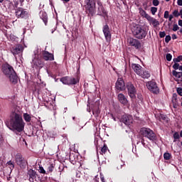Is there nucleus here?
Here are the masks:
<instances>
[{"label":"nucleus","instance_id":"f257e3e1","mask_svg":"<svg viewBox=\"0 0 182 182\" xmlns=\"http://www.w3.org/2000/svg\"><path fill=\"white\" fill-rule=\"evenodd\" d=\"M10 130H12L16 134L21 133L25 129V122L19 111H14L10 114Z\"/></svg>","mask_w":182,"mask_h":182},{"label":"nucleus","instance_id":"f03ea898","mask_svg":"<svg viewBox=\"0 0 182 182\" xmlns=\"http://www.w3.org/2000/svg\"><path fill=\"white\" fill-rule=\"evenodd\" d=\"M132 35L136 39H144L147 36V30L140 25H136L132 28Z\"/></svg>","mask_w":182,"mask_h":182},{"label":"nucleus","instance_id":"7ed1b4c3","mask_svg":"<svg viewBox=\"0 0 182 182\" xmlns=\"http://www.w3.org/2000/svg\"><path fill=\"white\" fill-rule=\"evenodd\" d=\"M139 133L143 137H146L151 141H156L157 140V135L150 128L143 127L140 129Z\"/></svg>","mask_w":182,"mask_h":182},{"label":"nucleus","instance_id":"20e7f679","mask_svg":"<svg viewBox=\"0 0 182 182\" xmlns=\"http://www.w3.org/2000/svg\"><path fill=\"white\" fill-rule=\"evenodd\" d=\"M80 79L78 77L76 78L70 76L63 77L60 79V82H61L63 85H68L70 86L72 85H77L79 83Z\"/></svg>","mask_w":182,"mask_h":182},{"label":"nucleus","instance_id":"39448f33","mask_svg":"<svg viewBox=\"0 0 182 182\" xmlns=\"http://www.w3.org/2000/svg\"><path fill=\"white\" fill-rule=\"evenodd\" d=\"M28 176H29L30 182H46V178L44 177L41 178V177H38L36 171H33V169H29L28 171Z\"/></svg>","mask_w":182,"mask_h":182},{"label":"nucleus","instance_id":"423d86ee","mask_svg":"<svg viewBox=\"0 0 182 182\" xmlns=\"http://www.w3.org/2000/svg\"><path fill=\"white\" fill-rule=\"evenodd\" d=\"M15 15L18 19H28L29 18V12L22 7L15 9Z\"/></svg>","mask_w":182,"mask_h":182},{"label":"nucleus","instance_id":"0eeeda50","mask_svg":"<svg viewBox=\"0 0 182 182\" xmlns=\"http://www.w3.org/2000/svg\"><path fill=\"white\" fill-rule=\"evenodd\" d=\"M125 89H127V93L131 99H136L137 90L136 89L134 85L132 83V82H127Z\"/></svg>","mask_w":182,"mask_h":182},{"label":"nucleus","instance_id":"6e6552de","mask_svg":"<svg viewBox=\"0 0 182 182\" xmlns=\"http://www.w3.org/2000/svg\"><path fill=\"white\" fill-rule=\"evenodd\" d=\"M146 87L154 95H159L160 93V89L157 85V82L154 80H151L146 82Z\"/></svg>","mask_w":182,"mask_h":182},{"label":"nucleus","instance_id":"1a4fd4ad","mask_svg":"<svg viewBox=\"0 0 182 182\" xmlns=\"http://www.w3.org/2000/svg\"><path fill=\"white\" fill-rule=\"evenodd\" d=\"M16 163L21 168H26V166H28V161L21 154L16 155Z\"/></svg>","mask_w":182,"mask_h":182},{"label":"nucleus","instance_id":"9d476101","mask_svg":"<svg viewBox=\"0 0 182 182\" xmlns=\"http://www.w3.org/2000/svg\"><path fill=\"white\" fill-rule=\"evenodd\" d=\"M102 32L104 33L106 42L107 43H110V42H112V33L110 31V27H109V25L105 24V26H103Z\"/></svg>","mask_w":182,"mask_h":182},{"label":"nucleus","instance_id":"9b49d317","mask_svg":"<svg viewBox=\"0 0 182 182\" xmlns=\"http://www.w3.org/2000/svg\"><path fill=\"white\" fill-rule=\"evenodd\" d=\"M1 70L4 75L7 76V77L15 72V70H14V67H12V65H9V63L3 65Z\"/></svg>","mask_w":182,"mask_h":182},{"label":"nucleus","instance_id":"f8f14e48","mask_svg":"<svg viewBox=\"0 0 182 182\" xmlns=\"http://www.w3.org/2000/svg\"><path fill=\"white\" fill-rule=\"evenodd\" d=\"M115 89L117 92H123V90H126V84L124 83V80L122 77H119L115 84Z\"/></svg>","mask_w":182,"mask_h":182},{"label":"nucleus","instance_id":"ddd939ff","mask_svg":"<svg viewBox=\"0 0 182 182\" xmlns=\"http://www.w3.org/2000/svg\"><path fill=\"white\" fill-rule=\"evenodd\" d=\"M120 121L125 124L126 126H130L133 123V117L130 114H124L122 116Z\"/></svg>","mask_w":182,"mask_h":182},{"label":"nucleus","instance_id":"4468645a","mask_svg":"<svg viewBox=\"0 0 182 182\" xmlns=\"http://www.w3.org/2000/svg\"><path fill=\"white\" fill-rule=\"evenodd\" d=\"M128 43H129L130 46L135 48V49H140L141 48V43L136 38H130L128 40Z\"/></svg>","mask_w":182,"mask_h":182},{"label":"nucleus","instance_id":"2eb2a0df","mask_svg":"<svg viewBox=\"0 0 182 182\" xmlns=\"http://www.w3.org/2000/svg\"><path fill=\"white\" fill-rule=\"evenodd\" d=\"M23 52V46L22 45H17L11 48V53L15 56Z\"/></svg>","mask_w":182,"mask_h":182},{"label":"nucleus","instance_id":"dca6fc26","mask_svg":"<svg viewBox=\"0 0 182 182\" xmlns=\"http://www.w3.org/2000/svg\"><path fill=\"white\" fill-rule=\"evenodd\" d=\"M32 65L33 68H43V61L39 58H36V55H35L34 59L32 60Z\"/></svg>","mask_w":182,"mask_h":182},{"label":"nucleus","instance_id":"f3484780","mask_svg":"<svg viewBox=\"0 0 182 182\" xmlns=\"http://www.w3.org/2000/svg\"><path fill=\"white\" fill-rule=\"evenodd\" d=\"M132 68L133 69L134 72L138 75V76L141 73L143 70V67L139 64L133 63L132 64Z\"/></svg>","mask_w":182,"mask_h":182},{"label":"nucleus","instance_id":"a211bd4d","mask_svg":"<svg viewBox=\"0 0 182 182\" xmlns=\"http://www.w3.org/2000/svg\"><path fill=\"white\" fill-rule=\"evenodd\" d=\"M48 163H49V164H48V171L47 173L49 174V173H53V171L55 170V160L53 159H49L48 161Z\"/></svg>","mask_w":182,"mask_h":182},{"label":"nucleus","instance_id":"6ab92c4d","mask_svg":"<svg viewBox=\"0 0 182 182\" xmlns=\"http://www.w3.org/2000/svg\"><path fill=\"white\" fill-rule=\"evenodd\" d=\"M7 77L9 78V80L10 82H11V83H14V85H16V83H18V75H16V73L15 71Z\"/></svg>","mask_w":182,"mask_h":182},{"label":"nucleus","instance_id":"aec40b11","mask_svg":"<svg viewBox=\"0 0 182 182\" xmlns=\"http://www.w3.org/2000/svg\"><path fill=\"white\" fill-rule=\"evenodd\" d=\"M118 100L122 105H124V106H126L128 103L127 98H126V96L122 93L118 95Z\"/></svg>","mask_w":182,"mask_h":182},{"label":"nucleus","instance_id":"412c9836","mask_svg":"<svg viewBox=\"0 0 182 182\" xmlns=\"http://www.w3.org/2000/svg\"><path fill=\"white\" fill-rule=\"evenodd\" d=\"M47 102V106H52L53 107V105H55V95H50L49 97H48V100L46 101Z\"/></svg>","mask_w":182,"mask_h":182},{"label":"nucleus","instance_id":"4be33fe9","mask_svg":"<svg viewBox=\"0 0 182 182\" xmlns=\"http://www.w3.org/2000/svg\"><path fill=\"white\" fill-rule=\"evenodd\" d=\"M139 15H141L142 18H145L146 19H147V21L151 17L150 15H149L147 12H146V11H144L141 7L139 8Z\"/></svg>","mask_w":182,"mask_h":182},{"label":"nucleus","instance_id":"5701e85b","mask_svg":"<svg viewBox=\"0 0 182 182\" xmlns=\"http://www.w3.org/2000/svg\"><path fill=\"white\" fill-rule=\"evenodd\" d=\"M97 15H100V16H102V15L106 16V15H107V12L105 10L103 5H100V6H98Z\"/></svg>","mask_w":182,"mask_h":182},{"label":"nucleus","instance_id":"b1692460","mask_svg":"<svg viewBox=\"0 0 182 182\" xmlns=\"http://www.w3.org/2000/svg\"><path fill=\"white\" fill-rule=\"evenodd\" d=\"M139 76H141V77H142L143 79H149L151 75L150 73H149V71L142 69L141 74H139Z\"/></svg>","mask_w":182,"mask_h":182},{"label":"nucleus","instance_id":"393cba45","mask_svg":"<svg viewBox=\"0 0 182 182\" xmlns=\"http://www.w3.org/2000/svg\"><path fill=\"white\" fill-rule=\"evenodd\" d=\"M159 117V122H162V123H168V117H167V115L160 114Z\"/></svg>","mask_w":182,"mask_h":182},{"label":"nucleus","instance_id":"a878e982","mask_svg":"<svg viewBox=\"0 0 182 182\" xmlns=\"http://www.w3.org/2000/svg\"><path fill=\"white\" fill-rule=\"evenodd\" d=\"M148 21L149 22H151L153 26L156 27V26H159V25H160V22H159V21H157V19L153 18V17H149Z\"/></svg>","mask_w":182,"mask_h":182},{"label":"nucleus","instance_id":"bb28decb","mask_svg":"<svg viewBox=\"0 0 182 182\" xmlns=\"http://www.w3.org/2000/svg\"><path fill=\"white\" fill-rule=\"evenodd\" d=\"M96 6H87V11L91 16L95 15V8Z\"/></svg>","mask_w":182,"mask_h":182},{"label":"nucleus","instance_id":"cd10ccee","mask_svg":"<svg viewBox=\"0 0 182 182\" xmlns=\"http://www.w3.org/2000/svg\"><path fill=\"white\" fill-rule=\"evenodd\" d=\"M46 60H50V62L55 60V55L53 53L46 51Z\"/></svg>","mask_w":182,"mask_h":182},{"label":"nucleus","instance_id":"c85d7f7f","mask_svg":"<svg viewBox=\"0 0 182 182\" xmlns=\"http://www.w3.org/2000/svg\"><path fill=\"white\" fill-rule=\"evenodd\" d=\"M173 76H175V77H178V79H181V82H182V72H177L176 70L172 71Z\"/></svg>","mask_w":182,"mask_h":182},{"label":"nucleus","instance_id":"c756f323","mask_svg":"<svg viewBox=\"0 0 182 182\" xmlns=\"http://www.w3.org/2000/svg\"><path fill=\"white\" fill-rule=\"evenodd\" d=\"M23 117L25 122H26V123H29V122H31V120H32V117H31V115L28 113H24L23 114Z\"/></svg>","mask_w":182,"mask_h":182},{"label":"nucleus","instance_id":"7c9ffc66","mask_svg":"<svg viewBox=\"0 0 182 182\" xmlns=\"http://www.w3.org/2000/svg\"><path fill=\"white\" fill-rule=\"evenodd\" d=\"M49 68L50 69H52L53 72H56V70H58V64L56 63V62H53L50 64Z\"/></svg>","mask_w":182,"mask_h":182},{"label":"nucleus","instance_id":"2f4dec72","mask_svg":"<svg viewBox=\"0 0 182 182\" xmlns=\"http://www.w3.org/2000/svg\"><path fill=\"white\" fill-rule=\"evenodd\" d=\"M87 6H96V0H86Z\"/></svg>","mask_w":182,"mask_h":182},{"label":"nucleus","instance_id":"473e14b6","mask_svg":"<svg viewBox=\"0 0 182 182\" xmlns=\"http://www.w3.org/2000/svg\"><path fill=\"white\" fill-rule=\"evenodd\" d=\"M109 150V148L107 147V145L106 144H104L103 146L101 148V152L100 154H106V152Z\"/></svg>","mask_w":182,"mask_h":182},{"label":"nucleus","instance_id":"72a5a7b5","mask_svg":"<svg viewBox=\"0 0 182 182\" xmlns=\"http://www.w3.org/2000/svg\"><path fill=\"white\" fill-rule=\"evenodd\" d=\"M92 113L94 116H95V117H98L99 114H100V109H99V107L94 108L92 109Z\"/></svg>","mask_w":182,"mask_h":182},{"label":"nucleus","instance_id":"f704fd0d","mask_svg":"<svg viewBox=\"0 0 182 182\" xmlns=\"http://www.w3.org/2000/svg\"><path fill=\"white\" fill-rule=\"evenodd\" d=\"M6 166H9V168H10L11 171H12L14 168H15V164H14V162H12V161H9L6 163Z\"/></svg>","mask_w":182,"mask_h":182},{"label":"nucleus","instance_id":"c9c22d12","mask_svg":"<svg viewBox=\"0 0 182 182\" xmlns=\"http://www.w3.org/2000/svg\"><path fill=\"white\" fill-rule=\"evenodd\" d=\"M164 160H171V154L168 152H166L164 154Z\"/></svg>","mask_w":182,"mask_h":182},{"label":"nucleus","instance_id":"e433bc0d","mask_svg":"<svg viewBox=\"0 0 182 182\" xmlns=\"http://www.w3.org/2000/svg\"><path fill=\"white\" fill-rule=\"evenodd\" d=\"M40 15H41L45 25H46V13L44 12V14H43V12L41 11L40 13Z\"/></svg>","mask_w":182,"mask_h":182},{"label":"nucleus","instance_id":"4c0bfd02","mask_svg":"<svg viewBox=\"0 0 182 182\" xmlns=\"http://www.w3.org/2000/svg\"><path fill=\"white\" fill-rule=\"evenodd\" d=\"M41 58H43L44 60H46V48L41 53Z\"/></svg>","mask_w":182,"mask_h":182},{"label":"nucleus","instance_id":"58836bf2","mask_svg":"<svg viewBox=\"0 0 182 182\" xmlns=\"http://www.w3.org/2000/svg\"><path fill=\"white\" fill-rule=\"evenodd\" d=\"M182 60V55H179L177 58H173L174 63H178V62H181Z\"/></svg>","mask_w":182,"mask_h":182},{"label":"nucleus","instance_id":"ea45409f","mask_svg":"<svg viewBox=\"0 0 182 182\" xmlns=\"http://www.w3.org/2000/svg\"><path fill=\"white\" fill-rule=\"evenodd\" d=\"M5 36H6V38H7V39L9 40V41H14V39H15V38H14V34H10V35H9V34H5Z\"/></svg>","mask_w":182,"mask_h":182},{"label":"nucleus","instance_id":"a19ab883","mask_svg":"<svg viewBox=\"0 0 182 182\" xmlns=\"http://www.w3.org/2000/svg\"><path fill=\"white\" fill-rule=\"evenodd\" d=\"M166 59L168 60V62H171V59H173V55H171L170 53H167L166 55Z\"/></svg>","mask_w":182,"mask_h":182},{"label":"nucleus","instance_id":"79ce46f5","mask_svg":"<svg viewBox=\"0 0 182 182\" xmlns=\"http://www.w3.org/2000/svg\"><path fill=\"white\" fill-rule=\"evenodd\" d=\"M173 139L176 140H178V139H180V134H178V132H175L173 134ZM176 140H174L173 141H176Z\"/></svg>","mask_w":182,"mask_h":182},{"label":"nucleus","instance_id":"37998d69","mask_svg":"<svg viewBox=\"0 0 182 182\" xmlns=\"http://www.w3.org/2000/svg\"><path fill=\"white\" fill-rule=\"evenodd\" d=\"M173 16H175V18H178V16H180V13L178 12V10H174L173 12Z\"/></svg>","mask_w":182,"mask_h":182},{"label":"nucleus","instance_id":"c03bdc74","mask_svg":"<svg viewBox=\"0 0 182 182\" xmlns=\"http://www.w3.org/2000/svg\"><path fill=\"white\" fill-rule=\"evenodd\" d=\"M152 5H154V6H159V5H160V1L159 0H153Z\"/></svg>","mask_w":182,"mask_h":182},{"label":"nucleus","instance_id":"a18cd8bd","mask_svg":"<svg viewBox=\"0 0 182 182\" xmlns=\"http://www.w3.org/2000/svg\"><path fill=\"white\" fill-rule=\"evenodd\" d=\"M151 12L152 15H156V12H157V7H151Z\"/></svg>","mask_w":182,"mask_h":182},{"label":"nucleus","instance_id":"49530a36","mask_svg":"<svg viewBox=\"0 0 182 182\" xmlns=\"http://www.w3.org/2000/svg\"><path fill=\"white\" fill-rule=\"evenodd\" d=\"M178 29H180V27H178L177 23L173 24L172 31H173V32H176V31H178Z\"/></svg>","mask_w":182,"mask_h":182},{"label":"nucleus","instance_id":"de8ad7c7","mask_svg":"<svg viewBox=\"0 0 182 182\" xmlns=\"http://www.w3.org/2000/svg\"><path fill=\"white\" fill-rule=\"evenodd\" d=\"M170 41H171V36H170V35L166 36L165 38L166 43H168V42H170Z\"/></svg>","mask_w":182,"mask_h":182},{"label":"nucleus","instance_id":"09e8293b","mask_svg":"<svg viewBox=\"0 0 182 182\" xmlns=\"http://www.w3.org/2000/svg\"><path fill=\"white\" fill-rule=\"evenodd\" d=\"M179 66H180V64H178V63H175L174 65L172 66V68H173L175 70H178Z\"/></svg>","mask_w":182,"mask_h":182},{"label":"nucleus","instance_id":"8fccbe9b","mask_svg":"<svg viewBox=\"0 0 182 182\" xmlns=\"http://www.w3.org/2000/svg\"><path fill=\"white\" fill-rule=\"evenodd\" d=\"M39 173H41L42 174H45L46 173V171L43 168V167L40 166L39 167Z\"/></svg>","mask_w":182,"mask_h":182},{"label":"nucleus","instance_id":"3c124183","mask_svg":"<svg viewBox=\"0 0 182 182\" xmlns=\"http://www.w3.org/2000/svg\"><path fill=\"white\" fill-rule=\"evenodd\" d=\"M177 93L179 95V96H182V87L177 88Z\"/></svg>","mask_w":182,"mask_h":182},{"label":"nucleus","instance_id":"603ef678","mask_svg":"<svg viewBox=\"0 0 182 182\" xmlns=\"http://www.w3.org/2000/svg\"><path fill=\"white\" fill-rule=\"evenodd\" d=\"M168 16H169L168 11H166L164 14V18H165V19H168Z\"/></svg>","mask_w":182,"mask_h":182},{"label":"nucleus","instance_id":"864d4df0","mask_svg":"<svg viewBox=\"0 0 182 182\" xmlns=\"http://www.w3.org/2000/svg\"><path fill=\"white\" fill-rule=\"evenodd\" d=\"M166 36V32L161 31L159 32V38H164Z\"/></svg>","mask_w":182,"mask_h":182},{"label":"nucleus","instance_id":"5fc2aeb1","mask_svg":"<svg viewBox=\"0 0 182 182\" xmlns=\"http://www.w3.org/2000/svg\"><path fill=\"white\" fill-rule=\"evenodd\" d=\"M143 6H144V9L145 11H147V8H149V6H147L146 4H143Z\"/></svg>","mask_w":182,"mask_h":182},{"label":"nucleus","instance_id":"6e6d98bb","mask_svg":"<svg viewBox=\"0 0 182 182\" xmlns=\"http://www.w3.org/2000/svg\"><path fill=\"white\" fill-rule=\"evenodd\" d=\"M177 4L179 6H182V0H178Z\"/></svg>","mask_w":182,"mask_h":182},{"label":"nucleus","instance_id":"4d7b16f0","mask_svg":"<svg viewBox=\"0 0 182 182\" xmlns=\"http://www.w3.org/2000/svg\"><path fill=\"white\" fill-rule=\"evenodd\" d=\"M168 18L169 21H171L173 19V18H174V16L171 14V15L168 16Z\"/></svg>","mask_w":182,"mask_h":182},{"label":"nucleus","instance_id":"13d9d810","mask_svg":"<svg viewBox=\"0 0 182 182\" xmlns=\"http://www.w3.org/2000/svg\"><path fill=\"white\" fill-rule=\"evenodd\" d=\"M172 39H177V35H176V34H173L172 35Z\"/></svg>","mask_w":182,"mask_h":182},{"label":"nucleus","instance_id":"bf43d9fd","mask_svg":"<svg viewBox=\"0 0 182 182\" xmlns=\"http://www.w3.org/2000/svg\"><path fill=\"white\" fill-rule=\"evenodd\" d=\"M141 144H143L144 146V138H141Z\"/></svg>","mask_w":182,"mask_h":182},{"label":"nucleus","instance_id":"052dcab7","mask_svg":"<svg viewBox=\"0 0 182 182\" xmlns=\"http://www.w3.org/2000/svg\"><path fill=\"white\" fill-rule=\"evenodd\" d=\"M179 26H182V20H178Z\"/></svg>","mask_w":182,"mask_h":182},{"label":"nucleus","instance_id":"680f3d73","mask_svg":"<svg viewBox=\"0 0 182 182\" xmlns=\"http://www.w3.org/2000/svg\"><path fill=\"white\" fill-rule=\"evenodd\" d=\"M54 152L53 151H51V152H48V154H49L50 156H53V154Z\"/></svg>","mask_w":182,"mask_h":182},{"label":"nucleus","instance_id":"e2e57ef3","mask_svg":"<svg viewBox=\"0 0 182 182\" xmlns=\"http://www.w3.org/2000/svg\"><path fill=\"white\" fill-rule=\"evenodd\" d=\"M15 8H17V9H18V3H15V4H14V9H15Z\"/></svg>","mask_w":182,"mask_h":182},{"label":"nucleus","instance_id":"0e129e2a","mask_svg":"<svg viewBox=\"0 0 182 182\" xmlns=\"http://www.w3.org/2000/svg\"><path fill=\"white\" fill-rule=\"evenodd\" d=\"M101 181H102V182H105V177H102V176H101Z\"/></svg>","mask_w":182,"mask_h":182},{"label":"nucleus","instance_id":"69168bd1","mask_svg":"<svg viewBox=\"0 0 182 182\" xmlns=\"http://www.w3.org/2000/svg\"><path fill=\"white\" fill-rule=\"evenodd\" d=\"M178 70H181V71H182V65H179V68H178Z\"/></svg>","mask_w":182,"mask_h":182},{"label":"nucleus","instance_id":"338daca9","mask_svg":"<svg viewBox=\"0 0 182 182\" xmlns=\"http://www.w3.org/2000/svg\"><path fill=\"white\" fill-rule=\"evenodd\" d=\"M95 182H99V178H95Z\"/></svg>","mask_w":182,"mask_h":182},{"label":"nucleus","instance_id":"774afa93","mask_svg":"<svg viewBox=\"0 0 182 182\" xmlns=\"http://www.w3.org/2000/svg\"><path fill=\"white\" fill-rule=\"evenodd\" d=\"M179 14L180 16H182V10L180 11Z\"/></svg>","mask_w":182,"mask_h":182}]
</instances>
